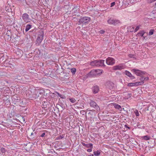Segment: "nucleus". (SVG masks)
I'll return each instance as SVG.
<instances>
[{
	"mask_svg": "<svg viewBox=\"0 0 156 156\" xmlns=\"http://www.w3.org/2000/svg\"><path fill=\"white\" fill-rule=\"evenodd\" d=\"M135 83H131L128 84L127 86L129 87L135 86Z\"/></svg>",
	"mask_w": 156,
	"mask_h": 156,
	"instance_id": "nucleus-23",
	"label": "nucleus"
},
{
	"mask_svg": "<svg viewBox=\"0 0 156 156\" xmlns=\"http://www.w3.org/2000/svg\"><path fill=\"white\" fill-rule=\"evenodd\" d=\"M109 84L112 85H113V83L112 82L109 83Z\"/></svg>",
	"mask_w": 156,
	"mask_h": 156,
	"instance_id": "nucleus-41",
	"label": "nucleus"
},
{
	"mask_svg": "<svg viewBox=\"0 0 156 156\" xmlns=\"http://www.w3.org/2000/svg\"><path fill=\"white\" fill-rule=\"evenodd\" d=\"M129 57H130L131 58H134V55L133 54H129Z\"/></svg>",
	"mask_w": 156,
	"mask_h": 156,
	"instance_id": "nucleus-35",
	"label": "nucleus"
},
{
	"mask_svg": "<svg viewBox=\"0 0 156 156\" xmlns=\"http://www.w3.org/2000/svg\"><path fill=\"white\" fill-rule=\"evenodd\" d=\"M134 112L136 116H138L139 115V112H138V111L137 110H136L134 111Z\"/></svg>",
	"mask_w": 156,
	"mask_h": 156,
	"instance_id": "nucleus-25",
	"label": "nucleus"
},
{
	"mask_svg": "<svg viewBox=\"0 0 156 156\" xmlns=\"http://www.w3.org/2000/svg\"><path fill=\"white\" fill-rule=\"evenodd\" d=\"M154 30H151L149 32V35H151L153 34Z\"/></svg>",
	"mask_w": 156,
	"mask_h": 156,
	"instance_id": "nucleus-28",
	"label": "nucleus"
},
{
	"mask_svg": "<svg viewBox=\"0 0 156 156\" xmlns=\"http://www.w3.org/2000/svg\"><path fill=\"white\" fill-rule=\"evenodd\" d=\"M113 106H114L116 109H117L119 111H121L122 108L121 106L119 105L116 103H113Z\"/></svg>",
	"mask_w": 156,
	"mask_h": 156,
	"instance_id": "nucleus-13",
	"label": "nucleus"
},
{
	"mask_svg": "<svg viewBox=\"0 0 156 156\" xmlns=\"http://www.w3.org/2000/svg\"><path fill=\"white\" fill-rule=\"evenodd\" d=\"M141 156H144L142 155H141Z\"/></svg>",
	"mask_w": 156,
	"mask_h": 156,
	"instance_id": "nucleus-47",
	"label": "nucleus"
},
{
	"mask_svg": "<svg viewBox=\"0 0 156 156\" xmlns=\"http://www.w3.org/2000/svg\"><path fill=\"white\" fill-rule=\"evenodd\" d=\"M143 37L144 39H145V38L146 37L145 36H143Z\"/></svg>",
	"mask_w": 156,
	"mask_h": 156,
	"instance_id": "nucleus-43",
	"label": "nucleus"
},
{
	"mask_svg": "<svg viewBox=\"0 0 156 156\" xmlns=\"http://www.w3.org/2000/svg\"><path fill=\"white\" fill-rule=\"evenodd\" d=\"M145 33V32L144 30H142L140 31L139 33H138L137 34L136 36H140L141 37H143V35Z\"/></svg>",
	"mask_w": 156,
	"mask_h": 156,
	"instance_id": "nucleus-17",
	"label": "nucleus"
},
{
	"mask_svg": "<svg viewBox=\"0 0 156 156\" xmlns=\"http://www.w3.org/2000/svg\"><path fill=\"white\" fill-rule=\"evenodd\" d=\"M23 20L26 23H28L30 21V19L29 18V15L27 13H23L22 16Z\"/></svg>",
	"mask_w": 156,
	"mask_h": 156,
	"instance_id": "nucleus-6",
	"label": "nucleus"
},
{
	"mask_svg": "<svg viewBox=\"0 0 156 156\" xmlns=\"http://www.w3.org/2000/svg\"><path fill=\"white\" fill-rule=\"evenodd\" d=\"M8 67H9L12 68H13L14 67V66L12 64H9V65L8 66Z\"/></svg>",
	"mask_w": 156,
	"mask_h": 156,
	"instance_id": "nucleus-32",
	"label": "nucleus"
},
{
	"mask_svg": "<svg viewBox=\"0 0 156 156\" xmlns=\"http://www.w3.org/2000/svg\"><path fill=\"white\" fill-rule=\"evenodd\" d=\"M112 87H113V86H111V87H109V88L111 89L112 88Z\"/></svg>",
	"mask_w": 156,
	"mask_h": 156,
	"instance_id": "nucleus-44",
	"label": "nucleus"
},
{
	"mask_svg": "<svg viewBox=\"0 0 156 156\" xmlns=\"http://www.w3.org/2000/svg\"><path fill=\"white\" fill-rule=\"evenodd\" d=\"M31 27V26L30 25L27 24L26 26V28L25 30L26 32L28 31Z\"/></svg>",
	"mask_w": 156,
	"mask_h": 156,
	"instance_id": "nucleus-21",
	"label": "nucleus"
},
{
	"mask_svg": "<svg viewBox=\"0 0 156 156\" xmlns=\"http://www.w3.org/2000/svg\"><path fill=\"white\" fill-rule=\"evenodd\" d=\"M132 71L137 76H141L146 73L145 72L137 69H133L132 70Z\"/></svg>",
	"mask_w": 156,
	"mask_h": 156,
	"instance_id": "nucleus-3",
	"label": "nucleus"
},
{
	"mask_svg": "<svg viewBox=\"0 0 156 156\" xmlns=\"http://www.w3.org/2000/svg\"><path fill=\"white\" fill-rule=\"evenodd\" d=\"M69 100L70 101V102L73 103H75L76 101V100L74 98H70Z\"/></svg>",
	"mask_w": 156,
	"mask_h": 156,
	"instance_id": "nucleus-24",
	"label": "nucleus"
},
{
	"mask_svg": "<svg viewBox=\"0 0 156 156\" xmlns=\"http://www.w3.org/2000/svg\"><path fill=\"white\" fill-rule=\"evenodd\" d=\"M104 62L105 60H95L91 62L90 63V65L91 66L97 67L105 66Z\"/></svg>",
	"mask_w": 156,
	"mask_h": 156,
	"instance_id": "nucleus-1",
	"label": "nucleus"
},
{
	"mask_svg": "<svg viewBox=\"0 0 156 156\" xmlns=\"http://www.w3.org/2000/svg\"><path fill=\"white\" fill-rule=\"evenodd\" d=\"M106 63L109 65H113L115 62V60L113 58L109 57L106 59Z\"/></svg>",
	"mask_w": 156,
	"mask_h": 156,
	"instance_id": "nucleus-8",
	"label": "nucleus"
},
{
	"mask_svg": "<svg viewBox=\"0 0 156 156\" xmlns=\"http://www.w3.org/2000/svg\"><path fill=\"white\" fill-rule=\"evenodd\" d=\"M125 68V66L122 64H120L113 67L112 69L114 70H121Z\"/></svg>",
	"mask_w": 156,
	"mask_h": 156,
	"instance_id": "nucleus-5",
	"label": "nucleus"
},
{
	"mask_svg": "<svg viewBox=\"0 0 156 156\" xmlns=\"http://www.w3.org/2000/svg\"><path fill=\"white\" fill-rule=\"evenodd\" d=\"M63 138V136H58L57 137L56 140H59L62 139Z\"/></svg>",
	"mask_w": 156,
	"mask_h": 156,
	"instance_id": "nucleus-29",
	"label": "nucleus"
},
{
	"mask_svg": "<svg viewBox=\"0 0 156 156\" xmlns=\"http://www.w3.org/2000/svg\"><path fill=\"white\" fill-rule=\"evenodd\" d=\"M139 28H140V27L139 26H137L134 30V32H136L137 31H138L139 30Z\"/></svg>",
	"mask_w": 156,
	"mask_h": 156,
	"instance_id": "nucleus-31",
	"label": "nucleus"
},
{
	"mask_svg": "<svg viewBox=\"0 0 156 156\" xmlns=\"http://www.w3.org/2000/svg\"><path fill=\"white\" fill-rule=\"evenodd\" d=\"M44 37V35L43 34H40L37 37L36 42V44H37L38 45H39L40 44L41 42Z\"/></svg>",
	"mask_w": 156,
	"mask_h": 156,
	"instance_id": "nucleus-9",
	"label": "nucleus"
},
{
	"mask_svg": "<svg viewBox=\"0 0 156 156\" xmlns=\"http://www.w3.org/2000/svg\"><path fill=\"white\" fill-rule=\"evenodd\" d=\"M94 111L95 110H87V112H88V114L90 118L93 117Z\"/></svg>",
	"mask_w": 156,
	"mask_h": 156,
	"instance_id": "nucleus-11",
	"label": "nucleus"
},
{
	"mask_svg": "<svg viewBox=\"0 0 156 156\" xmlns=\"http://www.w3.org/2000/svg\"><path fill=\"white\" fill-rule=\"evenodd\" d=\"M144 83V81H140L135 82V86H138L143 84Z\"/></svg>",
	"mask_w": 156,
	"mask_h": 156,
	"instance_id": "nucleus-19",
	"label": "nucleus"
},
{
	"mask_svg": "<svg viewBox=\"0 0 156 156\" xmlns=\"http://www.w3.org/2000/svg\"><path fill=\"white\" fill-rule=\"evenodd\" d=\"M71 72L73 74H75L76 71V69L75 68H72L71 69Z\"/></svg>",
	"mask_w": 156,
	"mask_h": 156,
	"instance_id": "nucleus-26",
	"label": "nucleus"
},
{
	"mask_svg": "<svg viewBox=\"0 0 156 156\" xmlns=\"http://www.w3.org/2000/svg\"><path fill=\"white\" fill-rule=\"evenodd\" d=\"M156 0H148V2L149 3H151L156 1Z\"/></svg>",
	"mask_w": 156,
	"mask_h": 156,
	"instance_id": "nucleus-33",
	"label": "nucleus"
},
{
	"mask_svg": "<svg viewBox=\"0 0 156 156\" xmlns=\"http://www.w3.org/2000/svg\"><path fill=\"white\" fill-rule=\"evenodd\" d=\"M119 23H120V21L119 20H115L114 22L113 25H116L118 24Z\"/></svg>",
	"mask_w": 156,
	"mask_h": 156,
	"instance_id": "nucleus-22",
	"label": "nucleus"
},
{
	"mask_svg": "<svg viewBox=\"0 0 156 156\" xmlns=\"http://www.w3.org/2000/svg\"><path fill=\"white\" fill-rule=\"evenodd\" d=\"M151 138V137L148 135L144 136L141 137V138L142 140H150Z\"/></svg>",
	"mask_w": 156,
	"mask_h": 156,
	"instance_id": "nucleus-15",
	"label": "nucleus"
},
{
	"mask_svg": "<svg viewBox=\"0 0 156 156\" xmlns=\"http://www.w3.org/2000/svg\"><path fill=\"white\" fill-rule=\"evenodd\" d=\"M105 32V31L103 30H100V31H99V33L101 34H103Z\"/></svg>",
	"mask_w": 156,
	"mask_h": 156,
	"instance_id": "nucleus-38",
	"label": "nucleus"
},
{
	"mask_svg": "<svg viewBox=\"0 0 156 156\" xmlns=\"http://www.w3.org/2000/svg\"><path fill=\"white\" fill-rule=\"evenodd\" d=\"M102 70L100 69L92 70L90 73V75L92 76H96L101 75L102 73Z\"/></svg>",
	"mask_w": 156,
	"mask_h": 156,
	"instance_id": "nucleus-4",
	"label": "nucleus"
},
{
	"mask_svg": "<svg viewBox=\"0 0 156 156\" xmlns=\"http://www.w3.org/2000/svg\"><path fill=\"white\" fill-rule=\"evenodd\" d=\"M90 107L96 109L97 111L100 110V108L97 103L93 100H91L90 103Z\"/></svg>",
	"mask_w": 156,
	"mask_h": 156,
	"instance_id": "nucleus-7",
	"label": "nucleus"
},
{
	"mask_svg": "<svg viewBox=\"0 0 156 156\" xmlns=\"http://www.w3.org/2000/svg\"><path fill=\"white\" fill-rule=\"evenodd\" d=\"M155 5H156V2L155 3Z\"/></svg>",
	"mask_w": 156,
	"mask_h": 156,
	"instance_id": "nucleus-45",
	"label": "nucleus"
},
{
	"mask_svg": "<svg viewBox=\"0 0 156 156\" xmlns=\"http://www.w3.org/2000/svg\"><path fill=\"white\" fill-rule=\"evenodd\" d=\"M95 156H99L101 153V151L100 150H97L94 151L93 152Z\"/></svg>",
	"mask_w": 156,
	"mask_h": 156,
	"instance_id": "nucleus-16",
	"label": "nucleus"
},
{
	"mask_svg": "<svg viewBox=\"0 0 156 156\" xmlns=\"http://www.w3.org/2000/svg\"><path fill=\"white\" fill-rule=\"evenodd\" d=\"M115 2H113L112 3H111L110 7H113V6H114L115 5Z\"/></svg>",
	"mask_w": 156,
	"mask_h": 156,
	"instance_id": "nucleus-37",
	"label": "nucleus"
},
{
	"mask_svg": "<svg viewBox=\"0 0 156 156\" xmlns=\"http://www.w3.org/2000/svg\"><path fill=\"white\" fill-rule=\"evenodd\" d=\"M88 156H94V155L93 154H90V155H89Z\"/></svg>",
	"mask_w": 156,
	"mask_h": 156,
	"instance_id": "nucleus-42",
	"label": "nucleus"
},
{
	"mask_svg": "<svg viewBox=\"0 0 156 156\" xmlns=\"http://www.w3.org/2000/svg\"><path fill=\"white\" fill-rule=\"evenodd\" d=\"M41 90L39 91H37L36 94L35 95V96L34 97V98H38L39 96V94H41V93H42V92H41Z\"/></svg>",
	"mask_w": 156,
	"mask_h": 156,
	"instance_id": "nucleus-20",
	"label": "nucleus"
},
{
	"mask_svg": "<svg viewBox=\"0 0 156 156\" xmlns=\"http://www.w3.org/2000/svg\"><path fill=\"white\" fill-rule=\"evenodd\" d=\"M1 151L2 153H4L6 151V150L4 148L2 147L1 149Z\"/></svg>",
	"mask_w": 156,
	"mask_h": 156,
	"instance_id": "nucleus-27",
	"label": "nucleus"
},
{
	"mask_svg": "<svg viewBox=\"0 0 156 156\" xmlns=\"http://www.w3.org/2000/svg\"><path fill=\"white\" fill-rule=\"evenodd\" d=\"M45 135V133H43L41 136H40L41 137H43Z\"/></svg>",
	"mask_w": 156,
	"mask_h": 156,
	"instance_id": "nucleus-40",
	"label": "nucleus"
},
{
	"mask_svg": "<svg viewBox=\"0 0 156 156\" xmlns=\"http://www.w3.org/2000/svg\"><path fill=\"white\" fill-rule=\"evenodd\" d=\"M144 81H147L149 80V77H147L144 78Z\"/></svg>",
	"mask_w": 156,
	"mask_h": 156,
	"instance_id": "nucleus-39",
	"label": "nucleus"
},
{
	"mask_svg": "<svg viewBox=\"0 0 156 156\" xmlns=\"http://www.w3.org/2000/svg\"><path fill=\"white\" fill-rule=\"evenodd\" d=\"M80 113L82 115H84L85 114H86V112H85V111L83 110H82L80 111Z\"/></svg>",
	"mask_w": 156,
	"mask_h": 156,
	"instance_id": "nucleus-30",
	"label": "nucleus"
},
{
	"mask_svg": "<svg viewBox=\"0 0 156 156\" xmlns=\"http://www.w3.org/2000/svg\"><path fill=\"white\" fill-rule=\"evenodd\" d=\"M93 92L94 94L97 93L99 90V88L97 86H94L92 88Z\"/></svg>",
	"mask_w": 156,
	"mask_h": 156,
	"instance_id": "nucleus-12",
	"label": "nucleus"
},
{
	"mask_svg": "<svg viewBox=\"0 0 156 156\" xmlns=\"http://www.w3.org/2000/svg\"><path fill=\"white\" fill-rule=\"evenodd\" d=\"M125 74L132 79H133L135 78V77L133 76L131 73L128 71L126 70L125 71Z\"/></svg>",
	"mask_w": 156,
	"mask_h": 156,
	"instance_id": "nucleus-10",
	"label": "nucleus"
},
{
	"mask_svg": "<svg viewBox=\"0 0 156 156\" xmlns=\"http://www.w3.org/2000/svg\"><path fill=\"white\" fill-rule=\"evenodd\" d=\"M114 20L113 19H110L108 20V24H110L113 25L114 22Z\"/></svg>",
	"mask_w": 156,
	"mask_h": 156,
	"instance_id": "nucleus-18",
	"label": "nucleus"
},
{
	"mask_svg": "<svg viewBox=\"0 0 156 156\" xmlns=\"http://www.w3.org/2000/svg\"><path fill=\"white\" fill-rule=\"evenodd\" d=\"M90 148H89L87 149V151L88 152H91L92 151V149L93 148L90 147Z\"/></svg>",
	"mask_w": 156,
	"mask_h": 156,
	"instance_id": "nucleus-34",
	"label": "nucleus"
},
{
	"mask_svg": "<svg viewBox=\"0 0 156 156\" xmlns=\"http://www.w3.org/2000/svg\"><path fill=\"white\" fill-rule=\"evenodd\" d=\"M90 17L87 16H85L81 18L80 19L79 22L80 23L86 24L88 23L90 20Z\"/></svg>",
	"mask_w": 156,
	"mask_h": 156,
	"instance_id": "nucleus-2",
	"label": "nucleus"
},
{
	"mask_svg": "<svg viewBox=\"0 0 156 156\" xmlns=\"http://www.w3.org/2000/svg\"><path fill=\"white\" fill-rule=\"evenodd\" d=\"M82 144L84 146H85L86 147L89 148L91 147L93 148V144H86L84 142H82Z\"/></svg>",
	"mask_w": 156,
	"mask_h": 156,
	"instance_id": "nucleus-14",
	"label": "nucleus"
},
{
	"mask_svg": "<svg viewBox=\"0 0 156 156\" xmlns=\"http://www.w3.org/2000/svg\"><path fill=\"white\" fill-rule=\"evenodd\" d=\"M128 129H129V127H128Z\"/></svg>",
	"mask_w": 156,
	"mask_h": 156,
	"instance_id": "nucleus-46",
	"label": "nucleus"
},
{
	"mask_svg": "<svg viewBox=\"0 0 156 156\" xmlns=\"http://www.w3.org/2000/svg\"><path fill=\"white\" fill-rule=\"evenodd\" d=\"M140 80L141 81H144V78L142 76H141V77L140 79Z\"/></svg>",
	"mask_w": 156,
	"mask_h": 156,
	"instance_id": "nucleus-36",
	"label": "nucleus"
}]
</instances>
